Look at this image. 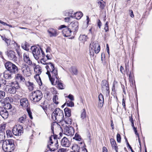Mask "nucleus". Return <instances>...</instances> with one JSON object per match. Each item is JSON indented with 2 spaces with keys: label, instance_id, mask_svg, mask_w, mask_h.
Wrapping results in <instances>:
<instances>
[{
  "label": "nucleus",
  "instance_id": "nucleus-33",
  "mask_svg": "<svg viewBox=\"0 0 152 152\" xmlns=\"http://www.w3.org/2000/svg\"><path fill=\"white\" fill-rule=\"evenodd\" d=\"M72 149L73 151L75 152H79L80 150V147L76 144L72 146Z\"/></svg>",
  "mask_w": 152,
  "mask_h": 152
},
{
  "label": "nucleus",
  "instance_id": "nucleus-17",
  "mask_svg": "<svg viewBox=\"0 0 152 152\" xmlns=\"http://www.w3.org/2000/svg\"><path fill=\"white\" fill-rule=\"evenodd\" d=\"M23 60L28 65L31 66H35V64L32 62L30 60L28 55L27 53H25L23 55Z\"/></svg>",
  "mask_w": 152,
  "mask_h": 152
},
{
  "label": "nucleus",
  "instance_id": "nucleus-51",
  "mask_svg": "<svg viewBox=\"0 0 152 152\" xmlns=\"http://www.w3.org/2000/svg\"><path fill=\"white\" fill-rule=\"evenodd\" d=\"M5 94L4 92L0 91V99L4 98Z\"/></svg>",
  "mask_w": 152,
  "mask_h": 152
},
{
  "label": "nucleus",
  "instance_id": "nucleus-5",
  "mask_svg": "<svg viewBox=\"0 0 152 152\" xmlns=\"http://www.w3.org/2000/svg\"><path fill=\"white\" fill-rule=\"evenodd\" d=\"M11 86L8 85H6L5 90L8 93L11 94H14L16 92V90L18 89L19 86L18 83L16 82L15 83L14 82H11V83H9Z\"/></svg>",
  "mask_w": 152,
  "mask_h": 152
},
{
  "label": "nucleus",
  "instance_id": "nucleus-64",
  "mask_svg": "<svg viewBox=\"0 0 152 152\" xmlns=\"http://www.w3.org/2000/svg\"><path fill=\"white\" fill-rule=\"evenodd\" d=\"M51 51V49L50 47H48L46 49V52L47 53H50Z\"/></svg>",
  "mask_w": 152,
  "mask_h": 152
},
{
  "label": "nucleus",
  "instance_id": "nucleus-6",
  "mask_svg": "<svg viewBox=\"0 0 152 152\" xmlns=\"http://www.w3.org/2000/svg\"><path fill=\"white\" fill-rule=\"evenodd\" d=\"M20 105L24 108L26 109L28 115L31 119L33 118L31 112L29 107V104L28 99L26 98H23L20 99Z\"/></svg>",
  "mask_w": 152,
  "mask_h": 152
},
{
  "label": "nucleus",
  "instance_id": "nucleus-28",
  "mask_svg": "<svg viewBox=\"0 0 152 152\" xmlns=\"http://www.w3.org/2000/svg\"><path fill=\"white\" fill-rule=\"evenodd\" d=\"M35 67L34 68V70L35 72H36V74L39 75L41 73V69L39 65L35 66Z\"/></svg>",
  "mask_w": 152,
  "mask_h": 152
},
{
  "label": "nucleus",
  "instance_id": "nucleus-62",
  "mask_svg": "<svg viewBox=\"0 0 152 152\" xmlns=\"http://www.w3.org/2000/svg\"><path fill=\"white\" fill-rule=\"evenodd\" d=\"M66 151V149L63 148H60L58 151V152H65Z\"/></svg>",
  "mask_w": 152,
  "mask_h": 152
},
{
  "label": "nucleus",
  "instance_id": "nucleus-18",
  "mask_svg": "<svg viewBox=\"0 0 152 152\" xmlns=\"http://www.w3.org/2000/svg\"><path fill=\"white\" fill-rule=\"evenodd\" d=\"M79 23L76 21H73L71 23L70 25V29L73 32H75L78 30Z\"/></svg>",
  "mask_w": 152,
  "mask_h": 152
},
{
  "label": "nucleus",
  "instance_id": "nucleus-21",
  "mask_svg": "<svg viewBox=\"0 0 152 152\" xmlns=\"http://www.w3.org/2000/svg\"><path fill=\"white\" fill-rule=\"evenodd\" d=\"M15 79L16 81L14 82L15 83L16 82H24L25 80V78L23 77L22 75L20 74L17 73L15 75Z\"/></svg>",
  "mask_w": 152,
  "mask_h": 152
},
{
  "label": "nucleus",
  "instance_id": "nucleus-15",
  "mask_svg": "<svg viewBox=\"0 0 152 152\" xmlns=\"http://www.w3.org/2000/svg\"><path fill=\"white\" fill-rule=\"evenodd\" d=\"M64 134L68 136H72L74 134V129L73 127L68 126L64 129Z\"/></svg>",
  "mask_w": 152,
  "mask_h": 152
},
{
  "label": "nucleus",
  "instance_id": "nucleus-37",
  "mask_svg": "<svg viewBox=\"0 0 152 152\" xmlns=\"http://www.w3.org/2000/svg\"><path fill=\"white\" fill-rule=\"evenodd\" d=\"M65 116L69 117L70 116L71 110L68 108H66L64 109Z\"/></svg>",
  "mask_w": 152,
  "mask_h": 152
},
{
  "label": "nucleus",
  "instance_id": "nucleus-8",
  "mask_svg": "<svg viewBox=\"0 0 152 152\" xmlns=\"http://www.w3.org/2000/svg\"><path fill=\"white\" fill-rule=\"evenodd\" d=\"M5 66L6 69L12 73L16 74L18 72V67L10 62H6L5 64Z\"/></svg>",
  "mask_w": 152,
  "mask_h": 152
},
{
  "label": "nucleus",
  "instance_id": "nucleus-53",
  "mask_svg": "<svg viewBox=\"0 0 152 152\" xmlns=\"http://www.w3.org/2000/svg\"><path fill=\"white\" fill-rule=\"evenodd\" d=\"M127 75H128L129 76V79L130 81L131 80L132 82H133L132 76V75L131 72H129V74H127Z\"/></svg>",
  "mask_w": 152,
  "mask_h": 152
},
{
  "label": "nucleus",
  "instance_id": "nucleus-59",
  "mask_svg": "<svg viewBox=\"0 0 152 152\" xmlns=\"http://www.w3.org/2000/svg\"><path fill=\"white\" fill-rule=\"evenodd\" d=\"M126 141L127 142V144L129 148H130V149H131V150L132 152H134V151L133 150V149H132V147H131V146L129 144V143L128 142V141H127V139H126Z\"/></svg>",
  "mask_w": 152,
  "mask_h": 152
},
{
  "label": "nucleus",
  "instance_id": "nucleus-46",
  "mask_svg": "<svg viewBox=\"0 0 152 152\" xmlns=\"http://www.w3.org/2000/svg\"><path fill=\"white\" fill-rule=\"evenodd\" d=\"M40 63L43 65L45 66L47 65L48 63L46 62V60L44 58H42L40 61Z\"/></svg>",
  "mask_w": 152,
  "mask_h": 152
},
{
  "label": "nucleus",
  "instance_id": "nucleus-39",
  "mask_svg": "<svg viewBox=\"0 0 152 152\" xmlns=\"http://www.w3.org/2000/svg\"><path fill=\"white\" fill-rule=\"evenodd\" d=\"M6 124L2 123L0 125V132H4L6 128Z\"/></svg>",
  "mask_w": 152,
  "mask_h": 152
},
{
  "label": "nucleus",
  "instance_id": "nucleus-49",
  "mask_svg": "<svg viewBox=\"0 0 152 152\" xmlns=\"http://www.w3.org/2000/svg\"><path fill=\"white\" fill-rule=\"evenodd\" d=\"M132 126L133 128L134 131L135 132V134L138 137H139V134L137 132V128L134 127V124H132Z\"/></svg>",
  "mask_w": 152,
  "mask_h": 152
},
{
  "label": "nucleus",
  "instance_id": "nucleus-58",
  "mask_svg": "<svg viewBox=\"0 0 152 152\" xmlns=\"http://www.w3.org/2000/svg\"><path fill=\"white\" fill-rule=\"evenodd\" d=\"M67 97L69 98L71 101H73L74 100V97L73 95L71 94H70L69 96H67Z\"/></svg>",
  "mask_w": 152,
  "mask_h": 152
},
{
  "label": "nucleus",
  "instance_id": "nucleus-22",
  "mask_svg": "<svg viewBox=\"0 0 152 152\" xmlns=\"http://www.w3.org/2000/svg\"><path fill=\"white\" fill-rule=\"evenodd\" d=\"M61 143L62 146L69 147L70 145V142L67 138L64 137L61 140Z\"/></svg>",
  "mask_w": 152,
  "mask_h": 152
},
{
  "label": "nucleus",
  "instance_id": "nucleus-42",
  "mask_svg": "<svg viewBox=\"0 0 152 152\" xmlns=\"http://www.w3.org/2000/svg\"><path fill=\"white\" fill-rule=\"evenodd\" d=\"M73 139L78 141H81L82 139L80 136L77 133L75 134V136L73 138Z\"/></svg>",
  "mask_w": 152,
  "mask_h": 152
},
{
  "label": "nucleus",
  "instance_id": "nucleus-44",
  "mask_svg": "<svg viewBox=\"0 0 152 152\" xmlns=\"http://www.w3.org/2000/svg\"><path fill=\"white\" fill-rule=\"evenodd\" d=\"M7 135L8 137H12V132L10 130H7L6 132Z\"/></svg>",
  "mask_w": 152,
  "mask_h": 152
},
{
  "label": "nucleus",
  "instance_id": "nucleus-36",
  "mask_svg": "<svg viewBox=\"0 0 152 152\" xmlns=\"http://www.w3.org/2000/svg\"><path fill=\"white\" fill-rule=\"evenodd\" d=\"M74 15L75 18L77 19H80L83 15L82 13L80 12H76Z\"/></svg>",
  "mask_w": 152,
  "mask_h": 152
},
{
  "label": "nucleus",
  "instance_id": "nucleus-54",
  "mask_svg": "<svg viewBox=\"0 0 152 152\" xmlns=\"http://www.w3.org/2000/svg\"><path fill=\"white\" fill-rule=\"evenodd\" d=\"M104 100L99 99V105L100 107H102L103 105Z\"/></svg>",
  "mask_w": 152,
  "mask_h": 152
},
{
  "label": "nucleus",
  "instance_id": "nucleus-7",
  "mask_svg": "<svg viewBox=\"0 0 152 152\" xmlns=\"http://www.w3.org/2000/svg\"><path fill=\"white\" fill-rule=\"evenodd\" d=\"M100 49V45L97 42H91L90 45V53L91 56H94V53H98Z\"/></svg>",
  "mask_w": 152,
  "mask_h": 152
},
{
  "label": "nucleus",
  "instance_id": "nucleus-60",
  "mask_svg": "<svg viewBox=\"0 0 152 152\" xmlns=\"http://www.w3.org/2000/svg\"><path fill=\"white\" fill-rule=\"evenodd\" d=\"M122 105L123 106V107L125 110H126V105L125 104V101L124 100V99H123L122 100Z\"/></svg>",
  "mask_w": 152,
  "mask_h": 152
},
{
  "label": "nucleus",
  "instance_id": "nucleus-50",
  "mask_svg": "<svg viewBox=\"0 0 152 152\" xmlns=\"http://www.w3.org/2000/svg\"><path fill=\"white\" fill-rule=\"evenodd\" d=\"M5 43L7 44V46H8L10 45V44L11 40L7 38L4 41Z\"/></svg>",
  "mask_w": 152,
  "mask_h": 152
},
{
  "label": "nucleus",
  "instance_id": "nucleus-57",
  "mask_svg": "<svg viewBox=\"0 0 152 152\" xmlns=\"http://www.w3.org/2000/svg\"><path fill=\"white\" fill-rule=\"evenodd\" d=\"M51 92L54 94H57V91L56 89L54 88H52L51 89Z\"/></svg>",
  "mask_w": 152,
  "mask_h": 152
},
{
  "label": "nucleus",
  "instance_id": "nucleus-45",
  "mask_svg": "<svg viewBox=\"0 0 152 152\" xmlns=\"http://www.w3.org/2000/svg\"><path fill=\"white\" fill-rule=\"evenodd\" d=\"M58 96L54 95L53 96V102L56 104H58L59 103L58 101Z\"/></svg>",
  "mask_w": 152,
  "mask_h": 152
},
{
  "label": "nucleus",
  "instance_id": "nucleus-4",
  "mask_svg": "<svg viewBox=\"0 0 152 152\" xmlns=\"http://www.w3.org/2000/svg\"><path fill=\"white\" fill-rule=\"evenodd\" d=\"M50 144L48 145V148L52 151H54L58 148V145L56 137L51 136L50 138Z\"/></svg>",
  "mask_w": 152,
  "mask_h": 152
},
{
  "label": "nucleus",
  "instance_id": "nucleus-10",
  "mask_svg": "<svg viewBox=\"0 0 152 152\" xmlns=\"http://www.w3.org/2000/svg\"><path fill=\"white\" fill-rule=\"evenodd\" d=\"M41 48L37 47L36 46H32L31 48L32 53L34 58L37 60L41 56Z\"/></svg>",
  "mask_w": 152,
  "mask_h": 152
},
{
  "label": "nucleus",
  "instance_id": "nucleus-48",
  "mask_svg": "<svg viewBox=\"0 0 152 152\" xmlns=\"http://www.w3.org/2000/svg\"><path fill=\"white\" fill-rule=\"evenodd\" d=\"M104 30L106 32L109 31L108 22L107 21L106 22L104 25Z\"/></svg>",
  "mask_w": 152,
  "mask_h": 152
},
{
  "label": "nucleus",
  "instance_id": "nucleus-20",
  "mask_svg": "<svg viewBox=\"0 0 152 152\" xmlns=\"http://www.w3.org/2000/svg\"><path fill=\"white\" fill-rule=\"evenodd\" d=\"M48 32L50 37H56L58 34V32L57 30L53 28H49L48 30Z\"/></svg>",
  "mask_w": 152,
  "mask_h": 152
},
{
  "label": "nucleus",
  "instance_id": "nucleus-2",
  "mask_svg": "<svg viewBox=\"0 0 152 152\" xmlns=\"http://www.w3.org/2000/svg\"><path fill=\"white\" fill-rule=\"evenodd\" d=\"M42 94L39 90H37L32 92L30 96V99L34 103L39 102L42 97Z\"/></svg>",
  "mask_w": 152,
  "mask_h": 152
},
{
  "label": "nucleus",
  "instance_id": "nucleus-16",
  "mask_svg": "<svg viewBox=\"0 0 152 152\" xmlns=\"http://www.w3.org/2000/svg\"><path fill=\"white\" fill-rule=\"evenodd\" d=\"M64 28H65L62 31L63 36L65 37H68L71 36L72 31L70 29L66 28V27L65 25L61 26L60 28L61 29Z\"/></svg>",
  "mask_w": 152,
  "mask_h": 152
},
{
  "label": "nucleus",
  "instance_id": "nucleus-55",
  "mask_svg": "<svg viewBox=\"0 0 152 152\" xmlns=\"http://www.w3.org/2000/svg\"><path fill=\"white\" fill-rule=\"evenodd\" d=\"M121 140V137L120 134H118L117 135V141L118 142H120Z\"/></svg>",
  "mask_w": 152,
  "mask_h": 152
},
{
  "label": "nucleus",
  "instance_id": "nucleus-31",
  "mask_svg": "<svg viewBox=\"0 0 152 152\" xmlns=\"http://www.w3.org/2000/svg\"><path fill=\"white\" fill-rule=\"evenodd\" d=\"M99 7L101 9H104L105 6V2L103 0H99L98 2Z\"/></svg>",
  "mask_w": 152,
  "mask_h": 152
},
{
  "label": "nucleus",
  "instance_id": "nucleus-41",
  "mask_svg": "<svg viewBox=\"0 0 152 152\" xmlns=\"http://www.w3.org/2000/svg\"><path fill=\"white\" fill-rule=\"evenodd\" d=\"M86 117V110L85 109H83L82 110V112L81 114V118L82 119H84Z\"/></svg>",
  "mask_w": 152,
  "mask_h": 152
},
{
  "label": "nucleus",
  "instance_id": "nucleus-19",
  "mask_svg": "<svg viewBox=\"0 0 152 152\" xmlns=\"http://www.w3.org/2000/svg\"><path fill=\"white\" fill-rule=\"evenodd\" d=\"M0 115L4 119L7 118L8 116V111L5 108L0 107Z\"/></svg>",
  "mask_w": 152,
  "mask_h": 152
},
{
  "label": "nucleus",
  "instance_id": "nucleus-56",
  "mask_svg": "<svg viewBox=\"0 0 152 152\" xmlns=\"http://www.w3.org/2000/svg\"><path fill=\"white\" fill-rule=\"evenodd\" d=\"M125 71L126 74H129V66L128 64H126L125 65Z\"/></svg>",
  "mask_w": 152,
  "mask_h": 152
},
{
  "label": "nucleus",
  "instance_id": "nucleus-30",
  "mask_svg": "<svg viewBox=\"0 0 152 152\" xmlns=\"http://www.w3.org/2000/svg\"><path fill=\"white\" fill-rule=\"evenodd\" d=\"M58 123H59V125L60 126L61 128L63 129H64V128L66 127L67 126H66V124L65 123V121L64 120L62 119L61 121L59 122H58Z\"/></svg>",
  "mask_w": 152,
  "mask_h": 152
},
{
  "label": "nucleus",
  "instance_id": "nucleus-1",
  "mask_svg": "<svg viewBox=\"0 0 152 152\" xmlns=\"http://www.w3.org/2000/svg\"><path fill=\"white\" fill-rule=\"evenodd\" d=\"M14 140L12 139L6 140L2 145L3 150L5 152H11L15 149Z\"/></svg>",
  "mask_w": 152,
  "mask_h": 152
},
{
  "label": "nucleus",
  "instance_id": "nucleus-29",
  "mask_svg": "<svg viewBox=\"0 0 152 152\" xmlns=\"http://www.w3.org/2000/svg\"><path fill=\"white\" fill-rule=\"evenodd\" d=\"M34 78L37 83H38L39 85V86H42V83L39 76V75L37 74L35 75L34 76Z\"/></svg>",
  "mask_w": 152,
  "mask_h": 152
},
{
  "label": "nucleus",
  "instance_id": "nucleus-63",
  "mask_svg": "<svg viewBox=\"0 0 152 152\" xmlns=\"http://www.w3.org/2000/svg\"><path fill=\"white\" fill-rule=\"evenodd\" d=\"M99 99H101L102 100H104L103 96L102 94H100L99 96Z\"/></svg>",
  "mask_w": 152,
  "mask_h": 152
},
{
  "label": "nucleus",
  "instance_id": "nucleus-27",
  "mask_svg": "<svg viewBox=\"0 0 152 152\" xmlns=\"http://www.w3.org/2000/svg\"><path fill=\"white\" fill-rule=\"evenodd\" d=\"M7 55L10 60H15L16 59L15 52L12 51H9Z\"/></svg>",
  "mask_w": 152,
  "mask_h": 152
},
{
  "label": "nucleus",
  "instance_id": "nucleus-52",
  "mask_svg": "<svg viewBox=\"0 0 152 152\" xmlns=\"http://www.w3.org/2000/svg\"><path fill=\"white\" fill-rule=\"evenodd\" d=\"M72 72L75 75H77V69L75 67H72Z\"/></svg>",
  "mask_w": 152,
  "mask_h": 152
},
{
  "label": "nucleus",
  "instance_id": "nucleus-43",
  "mask_svg": "<svg viewBox=\"0 0 152 152\" xmlns=\"http://www.w3.org/2000/svg\"><path fill=\"white\" fill-rule=\"evenodd\" d=\"M7 81L5 79L3 78L0 79V85L2 87L5 85Z\"/></svg>",
  "mask_w": 152,
  "mask_h": 152
},
{
  "label": "nucleus",
  "instance_id": "nucleus-9",
  "mask_svg": "<svg viewBox=\"0 0 152 152\" xmlns=\"http://www.w3.org/2000/svg\"><path fill=\"white\" fill-rule=\"evenodd\" d=\"M53 72H52L50 76H48L49 80L53 85H56L57 84L58 82L59 81L58 78V72L54 71Z\"/></svg>",
  "mask_w": 152,
  "mask_h": 152
},
{
  "label": "nucleus",
  "instance_id": "nucleus-24",
  "mask_svg": "<svg viewBox=\"0 0 152 152\" xmlns=\"http://www.w3.org/2000/svg\"><path fill=\"white\" fill-rule=\"evenodd\" d=\"M6 101H5L4 103L5 104L4 105V107L5 109H10L12 107V105L9 103V101L10 100V99L9 97H7L5 98Z\"/></svg>",
  "mask_w": 152,
  "mask_h": 152
},
{
  "label": "nucleus",
  "instance_id": "nucleus-40",
  "mask_svg": "<svg viewBox=\"0 0 152 152\" xmlns=\"http://www.w3.org/2000/svg\"><path fill=\"white\" fill-rule=\"evenodd\" d=\"M5 135L4 132H0V143L3 142L5 139Z\"/></svg>",
  "mask_w": 152,
  "mask_h": 152
},
{
  "label": "nucleus",
  "instance_id": "nucleus-25",
  "mask_svg": "<svg viewBox=\"0 0 152 152\" xmlns=\"http://www.w3.org/2000/svg\"><path fill=\"white\" fill-rule=\"evenodd\" d=\"M25 84L30 91H31L33 90L34 86L33 83L29 81H26L25 82Z\"/></svg>",
  "mask_w": 152,
  "mask_h": 152
},
{
  "label": "nucleus",
  "instance_id": "nucleus-34",
  "mask_svg": "<svg viewBox=\"0 0 152 152\" xmlns=\"http://www.w3.org/2000/svg\"><path fill=\"white\" fill-rule=\"evenodd\" d=\"M69 117H65L64 118V120L65 121V123H66V124L70 125L72 123V120L71 118Z\"/></svg>",
  "mask_w": 152,
  "mask_h": 152
},
{
  "label": "nucleus",
  "instance_id": "nucleus-61",
  "mask_svg": "<svg viewBox=\"0 0 152 152\" xmlns=\"http://www.w3.org/2000/svg\"><path fill=\"white\" fill-rule=\"evenodd\" d=\"M97 25H98V26L99 27V28H100L101 26L102 25V23L101 22V21L99 20H98Z\"/></svg>",
  "mask_w": 152,
  "mask_h": 152
},
{
  "label": "nucleus",
  "instance_id": "nucleus-23",
  "mask_svg": "<svg viewBox=\"0 0 152 152\" xmlns=\"http://www.w3.org/2000/svg\"><path fill=\"white\" fill-rule=\"evenodd\" d=\"M12 74L9 70H6L3 73V76L4 78L6 79L10 80L12 78Z\"/></svg>",
  "mask_w": 152,
  "mask_h": 152
},
{
  "label": "nucleus",
  "instance_id": "nucleus-38",
  "mask_svg": "<svg viewBox=\"0 0 152 152\" xmlns=\"http://www.w3.org/2000/svg\"><path fill=\"white\" fill-rule=\"evenodd\" d=\"M26 115H23L19 118L18 121L21 123H25L26 121Z\"/></svg>",
  "mask_w": 152,
  "mask_h": 152
},
{
  "label": "nucleus",
  "instance_id": "nucleus-26",
  "mask_svg": "<svg viewBox=\"0 0 152 152\" xmlns=\"http://www.w3.org/2000/svg\"><path fill=\"white\" fill-rule=\"evenodd\" d=\"M110 141L112 148L115 149L116 152H117L118 147L114 139L113 138H111L110 139Z\"/></svg>",
  "mask_w": 152,
  "mask_h": 152
},
{
  "label": "nucleus",
  "instance_id": "nucleus-35",
  "mask_svg": "<svg viewBox=\"0 0 152 152\" xmlns=\"http://www.w3.org/2000/svg\"><path fill=\"white\" fill-rule=\"evenodd\" d=\"M57 87L59 89H64L65 86V85L62 83V82L60 80L58 82V83H57Z\"/></svg>",
  "mask_w": 152,
  "mask_h": 152
},
{
  "label": "nucleus",
  "instance_id": "nucleus-12",
  "mask_svg": "<svg viewBox=\"0 0 152 152\" xmlns=\"http://www.w3.org/2000/svg\"><path fill=\"white\" fill-rule=\"evenodd\" d=\"M12 132L16 136H19L23 132V127L21 125H17L14 127L12 129Z\"/></svg>",
  "mask_w": 152,
  "mask_h": 152
},
{
  "label": "nucleus",
  "instance_id": "nucleus-32",
  "mask_svg": "<svg viewBox=\"0 0 152 152\" xmlns=\"http://www.w3.org/2000/svg\"><path fill=\"white\" fill-rule=\"evenodd\" d=\"M87 39V36L84 34L80 35L79 37V40L83 42L86 41Z\"/></svg>",
  "mask_w": 152,
  "mask_h": 152
},
{
  "label": "nucleus",
  "instance_id": "nucleus-47",
  "mask_svg": "<svg viewBox=\"0 0 152 152\" xmlns=\"http://www.w3.org/2000/svg\"><path fill=\"white\" fill-rule=\"evenodd\" d=\"M66 105L67 106L72 107L74 106V103L72 101H68L66 103Z\"/></svg>",
  "mask_w": 152,
  "mask_h": 152
},
{
  "label": "nucleus",
  "instance_id": "nucleus-3",
  "mask_svg": "<svg viewBox=\"0 0 152 152\" xmlns=\"http://www.w3.org/2000/svg\"><path fill=\"white\" fill-rule=\"evenodd\" d=\"M64 113L62 110L59 108H56L52 114V118L53 120L60 121L63 119Z\"/></svg>",
  "mask_w": 152,
  "mask_h": 152
},
{
  "label": "nucleus",
  "instance_id": "nucleus-14",
  "mask_svg": "<svg viewBox=\"0 0 152 152\" xmlns=\"http://www.w3.org/2000/svg\"><path fill=\"white\" fill-rule=\"evenodd\" d=\"M101 88L103 92L106 93V94H109V85L106 80L102 81L101 83Z\"/></svg>",
  "mask_w": 152,
  "mask_h": 152
},
{
  "label": "nucleus",
  "instance_id": "nucleus-11",
  "mask_svg": "<svg viewBox=\"0 0 152 152\" xmlns=\"http://www.w3.org/2000/svg\"><path fill=\"white\" fill-rule=\"evenodd\" d=\"M45 67L47 70L46 73L48 76H50L51 73L53 72L54 71H57V69L54 68V64L51 62H48Z\"/></svg>",
  "mask_w": 152,
  "mask_h": 152
},
{
  "label": "nucleus",
  "instance_id": "nucleus-13",
  "mask_svg": "<svg viewBox=\"0 0 152 152\" xmlns=\"http://www.w3.org/2000/svg\"><path fill=\"white\" fill-rule=\"evenodd\" d=\"M21 67L23 74L24 76H29L31 75L29 67L25 64H23Z\"/></svg>",
  "mask_w": 152,
  "mask_h": 152
}]
</instances>
